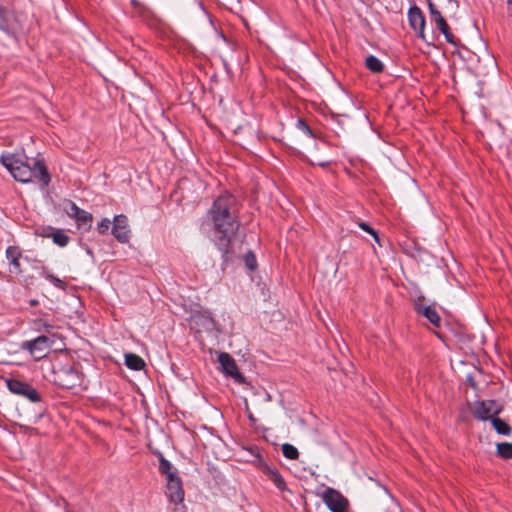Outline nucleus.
Segmentation results:
<instances>
[{
	"instance_id": "6",
	"label": "nucleus",
	"mask_w": 512,
	"mask_h": 512,
	"mask_svg": "<svg viewBox=\"0 0 512 512\" xmlns=\"http://www.w3.org/2000/svg\"><path fill=\"white\" fill-rule=\"evenodd\" d=\"M502 408V405L495 400L476 401L473 406V415L482 421L491 420L502 411Z\"/></svg>"
},
{
	"instance_id": "24",
	"label": "nucleus",
	"mask_w": 512,
	"mask_h": 512,
	"mask_svg": "<svg viewBox=\"0 0 512 512\" xmlns=\"http://www.w3.org/2000/svg\"><path fill=\"white\" fill-rule=\"evenodd\" d=\"M282 453L284 457L290 460H295L299 457V452L297 448L289 443H285L282 445Z\"/></svg>"
},
{
	"instance_id": "31",
	"label": "nucleus",
	"mask_w": 512,
	"mask_h": 512,
	"mask_svg": "<svg viewBox=\"0 0 512 512\" xmlns=\"http://www.w3.org/2000/svg\"><path fill=\"white\" fill-rule=\"evenodd\" d=\"M81 211V208H79L75 203L70 202L69 204V210L67 211L68 215L70 217L75 218L77 213Z\"/></svg>"
},
{
	"instance_id": "13",
	"label": "nucleus",
	"mask_w": 512,
	"mask_h": 512,
	"mask_svg": "<svg viewBox=\"0 0 512 512\" xmlns=\"http://www.w3.org/2000/svg\"><path fill=\"white\" fill-rule=\"evenodd\" d=\"M19 28L20 25L14 13L0 8V29L9 35H15Z\"/></svg>"
},
{
	"instance_id": "21",
	"label": "nucleus",
	"mask_w": 512,
	"mask_h": 512,
	"mask_svg": "<svg viewBox=\"0 0 512 512\" xmlns=\"http://www.w3.org/2000/svg\"><path fill=\"white\" fill-rule=\"evenodd\" d=\"M193 321L195 324H200L207 331H211L215 327V322L209 315L194 316Z\"/></svg>"
},
{
	"instance_id": "12",
	"label": "nucleus",
	"mask_w": 512,
	"mask_h": 512,
	"mask_svg": "<svg viewBox=\"0 0 512 512\" xmlns=\"http://www.w3.org/2000/svg\"><path fill=\"white\" fill-rule=\"evenodd\" d=\"M429 12L431 19L435 22L438 30L444 35L448 43L454 44V35L451 33L446 20L441 15L440 11L436 8L434 3H429Z\"/></svg>"
},
{
	"instance_id": "37",
	"label": "nucleus",
	"mask_w": 512,
	"mask_h": 512,
	"mask_svg": "<svg viewBox=\"0 0 512 512\" xmlns=\"http://www.w3.org/2000/svg\"><path fill=\"white\" fill-rule=\"evenodd\" d=\"M427 2V5L429 6V3H433L432 0H425Z\"/></svg>"
},
{
	"instance_id": "25",
	"label": "nucleus",
	"mask_w": 512,
	"mask_h": 512,
	"mask_svg": "<svg viewBox=\"0 0 512 512\" xmlns=\"http://www.w3.org/2000/svg\"><path fill=\"white\" fill-rule=\"evenodd\" d=\"M498 454L505 459H512V443H500L497 445Z\"/></svg>"
},
{
	"instance_id": "19",
	"label": "nucleus",
	"mask_w": 512,
	"mask_h": 512,
	"mask_svg": "<svg viewBox=\"0 0 512 512\" xmlns=\"http://www.w3.org/2000/svg\"><path fill=\"white\" fill-rule=\"evenodd\" d=\"M493 428L497 431L500 435H509L511 433V427L510 425L505 422L504 420L494 417L490 420Z\"/></svg>"
},
{
	"instance_id": "38",
	"label": "nucleus",
	"mask_w": 512,
	"mask_h": 512,
	"mask_svg": "<svg viewBox=\"0 0 512 512\" xmlns=\"http://www.w3.org/2000/svg\"><path fill=\"white\" fill-rule=\"evenodd\" d=\"M46 329L50 328L51 325L45 324Z\"/></svg>"
},
{
	"instance_id": "15",
	"label": "nucleus",
	"mask_w": 512,
	"mask_h": 512,
	"mask_svg": "<svg viewBox=\"0 0 512 512\" xmlns=\"http://www.w3.org/2000/svg\"><path fill=\"white\" fill-rule=\"evenodd\" d=\"M166 495L168 499L174 504H179L184 499V490L182 488V481H174L172 483H166Z\"/></svg>"
},
{
	"instance_id": "18",
	"label": "nucleus",
	"mask_w": 512,
	"mask_h": 512,
	"mask_svg": "<svg viewBox=\"0 0 512 512\" xmlns=\"http://www.w3.org/2000/svg\"><path fill=\"white\" fill-rule=\"evenodd\" d=\"M125 364L129 369L136 371L143 369L145 366L144 360L134 353H128L125 355Z\"/></svg>"
},
{
	"instance_id": "28",
	"label": "nucleus",
	"mask_w": 512,
	"mask_h": 512,
	"mask_svg": "<svg viewBox=\"0 0 512 512\" xmlns=\"http://www.w3.org/2000/svg\"><path fill=\"white\" fill-rule=\"evenodd\" d=\"M244 262H245V265L246 267L250 270V271H254L256 268H257V260H256V257L255 255L251 252V251H248L245 256H244Z\"/></svg>"
},
{
	"instance_id": "9",
	"label": "nucleus",
	"mask_w": 512,
	"mask_h": 512,
	"mask_svg": "<svg viewBox=\"0 0 512 512\" xmlns=\"http://www.w3.org/2000/svg\"><path fill=\"white\" fill-rule=\"evenodd\" d=\"M255 465L256 467L263 472L270 481L273 482V484L281 491L287 490L286 482L279 473L278 469L275 467H272L266 463V461L263 460V458L259 455H255Z\"/></svg>"
},
{
	"instance_id": "23",
	"label": "nucleus",
	"mask_w": 512,
	"mask_h": 512,
	"mask_svg": "<svg viewBox=\"0 0 512 512\" xmlns=\"http://www.w3.org/2000/svg\"><path fill=\"white\" fill-rule=\"evenodd\" d=\"M51 237L53 242L60 247H65L69 242V236L65 234L62 230H55L51 234Z\"/></svg>"
},
{
	"instance_id": "36",
	"label": "nucleus",
	"mask_w": 512,
	"mask_h": 512,
	"mask_svg": "<svg viewBox=\"0 0 512 512\" xmlns=\"http://www.w3.org/2000/svg\"><path fill=\"white\" fill-rule=\"evenodd\" d=\"M448 2L451 3V4H455V6H457L456 1H454V0H448Z\"/></svg>"
},
{
	"instance_id": "4",
	"label": "nucleus",
	"mask_w": 512,
	"mask_h": 512,
	"mask_svg": "<svg viewBox=\"0 0 512 512\" xmlns=\"http://www.w3.org/2000/svg\"><path fill=\"white\" fill-rule=\"evenodd\" d=\"M54 340L46 335H40L32 340L23 341L20 348L27 351L35 360H41L48 354Z\"/></svg>"
},
{
	"instance_id": "8",
	"label": "nucleus",
	"mask_w": 512,
	"mask_h": 512,
	"mask_svg": "<svg viewBox=\"0 0 512 512\" xmlns=\"http://www.w3.org/2000/svg\"><path fill=\"white\" fill-rule=\"evenodd\" d=\"M218 362L221 366L222 372L231 378L235 382L242 384L245 382L244 376L239 372L236 361L227 352H220L218 354Z\"/></svg>"
},
{
	"instance_id": "11",
	"label": "nucleus",
	"mask_w": 512,
	"mask_h": 512,
	"mask_svg": "<svg viewBox=\"0 0 512 512\" xmlns=\"http://www.w3.org/2000/svg\"><path fill=\"white\" fill-rule=\"evenodd\" d=\"M429 12L431 19L435 22L438 30L444 35L448 43L454 44V35L451 33L446 20L441 15L440 11L436 8L434 3H429Z\"/></svg>"
},
{
	"instance_id": "30",
	"label": "nucleus",
	"mask_w": 512,
	"mask_h": 512,
	"mask_svg": "<svg viewBox=\"0 0 512 512\" xmlns=\"http://www.w3.org/2000/svg\"><path fill=\"white\" fill-rule=\"evenodd\" d=\"M111 225V221L108 218H103L98 224H97V231L100 234L106 233Z\"/></svg>"
},
{
	"instance_id": "33",
	"label": "nucleus",
	"mask_w": 512,
	"mask_h": 512,
	"mask_svg": "<svg viewBox=\"0 0 512 512\" xmlns=\"http://www.w3.org/2000/svg\"><path fill=\"white\" fill-rule=\"evenodd\" d=\"M298 126L307 134L309 135L310 137H314L313 135V132L312 130L310 129V127L303 121V120H299L298 121Z\"/></svg>"
},
{
	"instance_id": "1",
	"label": "nucleus",
	"mask_w": 512,
	"mask_h": 512,
	"mask_svg": "<svg viewBox=\"0 0 512 512\" xmlns=\"http://www.w3.org/2000/svg\"><path fill=\"white\" fill-rule=\"evenodd\" d=\"M237 211V199L229 193L220 195L208 211L215 233L219 238L217 245L222 251L227 250L231 238L239 228Z\"/></svg>"
},
{
	"instance_id": "32",
	"label": "nucleus",
	"mask_w": 512,
	"mask_h": 512,
	"mask_svg": "<svg viewBox=\"0 0 512 512\" xmlns=\"http://www.w3.org/2000/svg\"><path fill=\"white\" fill-rule=\"evenodd\" d=\"M166 477V483H172V480L174 481H180V477L178 476L177 470H174L171 473H167L164 475Z\"/></svg>"
},
{
	"instance_id": "26",
	"label": "nucleus",
	"mask_w": 512,
	"mask_h": 512,
	"mask_svg": "<svg viewBox=\"0 0 512 512\" xmlns=\"http://www.w3.org/2000/svg\"><path fill=\"white\" fill-rule=\"evenodd\" d=\"M176 470L173 465L163 456L159 457V471L161 474L166 475Z\"/></svg>"
},
{
	"instance_id": "27",
	"label": "nucleus",
	"mask_w": 512,
	"mask_h": 512,
	"mask_svg": "<svg viewBox=\"0 0 512 512\" xmlns=\"http://www.w3.org/2000/svg\"><path fill=\"white\" fill-rule=\"evenodd\" d=\"M42 275L48 280L50 281L55 287L57 288H60V289H64L65 288V282L63 280H61L60 278H58L57 276L49 273L48 271L46 270H43V273Z\"/></svg>"
},
{
	"instance_id": "10",
	"label": "nucleus",
	"mask_w": 512,
	"mask_h": 512,
	"mask_svg": "<svg viewBox=\"0 0 512 512\" xmlns=\"http://www.w3.org/2000/svg\"><path fill=\"white\" fill-rule=\"evenodd\" d=\"M112 234L120 243H128L130 239V230L128 228V219L125 215L119 214L114 217Z\"/></svg>"
},
{
	"instance_id": "22",
	"label": "nucleus",
	"mask_w": 512,
	"mask_h": 512,
	"mask_svg": "<svg viewBox=\"0 0 512 512\" xmlns=\"http://www.w3.org/2000/svg\"><path fill=\"white\" fill-rule=\"evenodd\" d=\"M74 219L76 220L78 226L90 227L93 217L91 213L81 209V211L77 213Z\"/></svg>"
},
{
	"instance_id": "34",
	"label": "nucleus",
	"mask_w": 512,
	"mask_h": 512,
	"mask_svg": "<svg viewBox=\"0 0 512 512\" xmlns=\"http://www.w3.org/2000/svg\"><path fill=\"white\" fill-rule=\"evenodd\" d=\"M507 4H508V14L510 16H512V0H507Z\"/></svg>"
},
{
	"instance_id": "2",
	"label": "nucleus",
	"mask_w": 512,
	"mask_h": 512,
	"mask_svg": "<svg viewBox=\"0 0 512 512\" xmlns=\"http://www.w3.org/2000/svg\"><path fill=\"white\" fill-rule=\"evenodd\" d=\"M0 163L16 181L28 183L36 179L45 186L50 182L45 164L40 160L29 159L24 152L3 153L0 156Z\"/></svg>"
},
{
	"instance_id": "29",
	"label": "nucleus",
	"mask_w": 512,
	"mask_h": 512,
	"mask_svg": "<svg viewBox=\"0 0 512 512\" xmlns=\"http://www.w3.org/2000/svg\"><path fill=\"white\" fill-rule=\"evenodd\" d=\"M358 226L363 231H365V232L369 233L370 235H372L373 238L375 239V241L379 243L378 233L369 224H367L366 222H359Z\"/></svg>"
},
{
	"instance_id": "3",
	"label": "nucleus",
	"mask_w": 512,
	"mask_h": 512,
	"mask_svg": "<svg viewBox=\"0 0 512 512\" xmlns=\"http://www.w3.org/2000/svg\"><path fill=\"white\" fill-rule=\"evenodd\" d=\"M54 382L65 389L80 387L83 375L75 365H64L54 371Z\"/></svg>"
},
{
	"instance_id": "17",
	"label": "nucleus",
	"mask_w": 512,
	"mask_h": 512,
	"mask_svg": "<svg viewBox=\"0 0 512 512\" xmlns=\"http://www.w3.org/2000/svg\"><path fill=\"white\" fill-rule=\"evenodd\" d=\"M417 312L427 318L435 327H439L441 318L435 308L431 306H419Z\"/></svg>"
},
{
	"instance_id": "16",
	"label": "nucleus",
	"mask_w": 512,
	"mask_h": 512,
	"mask_svg": "<svg viewBox=\"0 0 512 512\" xmlns=\"http://www.w3.org/2000/svg\"><path fill=\"white\" fill-rule=\"evenodd\" d=\"M21 251L16 246H9L6 249V258L12 266L11 272H15L16 274H20L22 272L21 265L19 259L21 258Z\"/></svg>"
},
{
	"instance_id": "20",
	"label": "nucleus",
	"mask_w": 512,
	"mask_h": 512,
	"mask_svg": "<svg viewBox=\"0 0 512 512\" xmlns=\"http://www.w3.org/2000/svg\"><path fill=\"white\" fill-rule=\"evenodd\" d=\"M365 65L373 73H380L384 69V65L381 60L374 55H369L366 57Z\"/></svg>"
},
{
	"instance_id": "14",
	"label": "nucleus",
	"mask_w": 512,
	"mask_h": 512,
	"mask_svg": "<svg viewBox=\"0 0 512 512\" xmlns=\"http://www.w3.org/2000/svg\"><path fill=\"white\" fill-rule=\"evenodd\" d=\"M408 20L410 26L418 33V36L424 39L426 21L421 9L417 6L410 7L408 10Z\"/></svg>"
},
{
	"instance_id": "5",
	"label": "nucleus",
	"mask_w": 512,
	"mask_h": 512,
	"mask_svg": "<svg viewBox=\"0 0 512 512\" xmlns=\"http://www.w3.org/2000/svg\"><path fill=\"white\" fill-rule=\"evenodd\" d=\"M6 386L11 393L22 396L33 403L41 401L37 390L26 382L11 378L6 380Z\"/></svg>"
},
{
	"instance_id": "7",
	"label": "nucleus",
	"mask_w": 512,
	"mask_h": 512,
	"mask_svg": "<svg viewBox=\"0 0 512 512\" xmlns=\"http://www.w3.org/2000/svg\"><path fill=\"white\" fill-rule=\"evenodd\" d=\"M322 499L331 512H347L348 500L339 491L327 488Z\"/></svg>"
},
{
	"instance_id": "35",
	"label": "nucleus",
	"mask_w": 512,
	"mask_h": 512,
	"mask_svg": "<svg viewBox=\"0 0 512 512\" xmlns=\"http://www.w3.org/2000/svg\"><path fill=\"white\" fill-rule=\"evenodd\" d=\"M329 164H330L329 161H319V162H317V165H319L321 167H327Z\"/></svg>"
}]
</instances>
